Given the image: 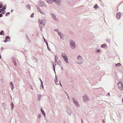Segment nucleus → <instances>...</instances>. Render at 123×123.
<instances>
[{
	"instance_id": "nucleus-26",
	"label": "nucleus",
	"mask_w": 123,
	"mask_h": 123,
	"mask_svg": "<svg viewBox=\"0 0 123 123\" xmlns=\"http://www.w3.org/2000/svg\"><path fill=\"white\" fill-rule=\"evenodd\" d=\"M2 105H4V106H5L6 105L4 103H2Z\"/></svg>"
},
{
	"instance_id": "nucleus-9",
	"label": "nucleus",
	"mask_w": 123,
	"mask_h": 123,
	"mask_svg": "<svg viewBox=\"0 0 123 123\" xmlns=\"http://www.w3.org/2000/svg\"><path fill=\"white\" fill-rule=\"evenodd\" d=\"M63 58L67 63L68 62V59L67 56H66V57H63Z\"/></svg>"
},
{
	"instance_id": "nucleus-31",
	"label": "nucleus",
	"mask_w": 123,
	"mask_h": 123,
	"mask_svg": "<svg viewBox=\"0 0 123 123\" xmlns=\"http://www.w3.org/2000/svg\"><path fill=\"white\" fill-rule=\"evenodd\" d=\"M2 11V10H1V9H0V13Z\"/></svg>"
},
{
	"instance_id": "nucleus-7",
	"label": "nucleus",
	"mask_w": 123,
	"mask_h": 123,
	"mask_svg": "<svg viewBox=\"0 0 123 123\" xmlns=\"http://www.w3.org/2000/svg\"><path fill=\"white\" fill-rule=\"evenodd\" d=\"M10 85L11 86V88L12 90H13V89L14 88L13 84V82H10Z\"/></svg>"
},
{
	"instance_id": "nucleus-35",
	"label": "nucleus",
	"mask_w": 123,
	"mask_h": 123,
	"mask_svg": "<svg viewBox=\"0 0 123 123\" xmlns=\"http://www.w3.org/2000/svg\"><path fill=\"white\" fill-rule=\"evenodd\" d=\"M58 34H59V35L60 36H61V33H59Z\"/></svg>"
},
{
	"instance_id": "nucleus-23",
	"label": "nucleus",
	"mask_w": 123,
	"mask_h": 123,
	"mask_svg": "<svg viewBox=\"0 0 123 123\" xmlns=\"http://www.w3.org/2000/svg\"><path fill=\"white\" fill-rule=\"evenodd\" d=\"M116 65L117 66H119L120 65V63H118L116 64Z\"/></svg>"
},
{
	"instance_id": "nucleus-42",
	"label": "nucleus",
	"mask_w": 123,
	"mask_h": 123,
	"mask_svg": "<svg viewBox=\"0 0 123 123\" xmlns=\"http://www.w3.org/2000/svg\"><path fill=\"white\" fill-rule=\"evenodd\" d=\"M55 83L56 84V85L57 84V83H56V82H55Z\"/></svg>"
},
{
	"instance_id": "nucleus-33",
	"label": "nucleus",
	"mask_w": 123,
	"mask_h": 123,
	"mask_svg": "<svg viewBox=\"0 0 123 123\" xmlns=\"http://www.w3.org/2000/svg\"><path fill=\"white\" fill-rule=\"evenodd\" d=\"M45 41V42L46 43V44H47V45H48V43H46V40H45V41Z\"/></svg>"
},
{
	"instance_id": "nucleus-47",
	"label": "nucleus",
	"mask_w": 123,
	"mask_h": 123,
	"mask_svg": "<svg viewBox=\"0 0 123 123\" xmlns=\"http://www.w3.org/2000/svg\"><path fill=\"white\" fill-rule=\"evenodd\" d=\"M10 14V13H9V12H8V14Z\"/></svg>"
},
{
	"instance_id": "nucleus-28",
	"label": "nucleus",
	"mask_w": 123,
	"mask_h": 123,
	"mask_svg": "<svg viewBox=\"0 0 123 123\" xmlns=\"http://www.w3.org/2000/svg\"><path fill=\"white\" fill-rule=\"evenodd\" d=\"M4 41L5 43L6 42H7L6 39V40H5Z\"/></svg>"
},
{
	"instance_id": "nucleus-22",
	"label": "nucleus",
	"mask_w": 123,
	"mask_h": 123,
	"mask_svg": "<svg viewBox=\"0 0 123 123\" xmlns=\"http://www.w3.org/2000/svg\"><path fill=\"white\" fill-rule=\"evenodd\" d=\"M5 38L6 39H9L10 38V37L9 36H7Z\"/></svg>"
},
{
	"instance_id": "nucleus-40",
	"label": "nucleus",
	"mask_w": 123,
	"mask_h": 123,
	"mask_svg": "<svg viewBox=\"0 0 123 123\" xmlns=\"http://www.w3.org/2000/svg\"><path fill=\"white\" fill-rule=\"evenodd\" d=\"M68 99H69V97H68Z\"/></svg>"
},
{
	"instance_id": "nucleus-41",
	"label": "nucleus",
	"mask_w": 123,
	"mask_h": 123,
	"mask_svg": "<svg viewBox=\"0 0 123 123\" xmlns=\"http://www.w3.org/2000/svg\"><path fill=\"white\" fill-rule=\"evenodd\" d=\"M55 83L56 84V85L57 84V83H56V82H55Z\"/></svg>"
},
{
	"instance_id": "nucleus-1",
	"label": "nucleus",
	"mask_w": 123,
	"mask_h": 123,
	"mask_svg": "<svg viewBox=\"0 0 123 123\" xmlns=\"http://www.w3.org/2000/svg\"><path fill=\"white\" fill-rule=\"evenodd\" d=\"M82 60L81 57L80 55H79L77 57V63L79 64H81Z\"/></svg>"
},
{
	"instance_id": "nucleus-4",
	"label": "nucleus",
	"mask_w": 123,
	"mask_h": 123,
	"mask_svg": "<svg viewBox=\"0 0 123 123\" xmlns=\"http://www.w3.org/2000/svg\"><path fill=\"white\" fill-rule=\"evenodd\" d=\"M40 23V24H42L43 25V26L45 24L46 22L45 20L44 19H42L41 20H39Z\"/></svg>"
},
{
	"instance_id": "nucleus-18",
	"label": "nucleus",
	"mask_w": 123,
	"mask_h": 123,
	"mask_svg": "<svg viewBox=\"0 0 123 123\" xmlns=\"http://www.w3.org/2000/svg\"><path fill=\"white\" fill-rule=\"evenodd\" d=\"M98 7V6L97 5H96L94 6V8L95 9H97Z\"/></svg>"
},
{
	"instance_id": "nucleus-3",
	"label": "nucleus",
	"mask_w": 123,
	"mask_h": 123,
	"mask_svg": "<svg viewBox=\"0 0 123 123\" xmlns=\"http://www.w3.org/2000/svg\"><path fill=\"white\" fill-rule=\"evenodd\" d=\"M70 46L73 49L75 47V44L74 42V41H70Z\"/></svg>"
},
{
	"instance_id": "nucleus-8",
	"label": "nucleus",
	"mask_w": 123,
	"mask_h": 123,
	"mask_svg": "<svg viewBox=\"0 0 123 123\" xmlns=\"http://www.w3.org/2000/svg\"><path fill=\"white\" fill-rule=\"evenodd\" d=\"M116 17L118 19L120 18L121 17V14L120 13H118L117 14Z\"/></svg>"
},
{
	"instance_id": "nucleus-20",
	"label": "nucleus",
	"mask_w": 123,
	"mask_h": 123,
	"mask_svg": "<svg viewBox=\"0 0 123 123\" xmlns=\"http://www.w3.org/2000/svg\"><path fill=\"white\" fill-rule=\"evenodd\" d=\"M4 33V31H1L0 32V35H2Z\"/></svg>"
},
{
	"instance_id": "nucleus-14",
	"label": "nucleus",
	"mask_w": 123,
	"mask_h": 123,
	"mask_svg": "<svg viewBox=\"0 0 123 123\" xmlns=\"http://www.w3.org/2000/svg\"><path fill=\"white\" fill-rule=\"evenodd\" d=\"M62 57H66V55L65 53H62Z\"/></svg>"
},
{
	"instance_id": "nucleus-39",
	"label": "nucleus",
	"mask_w": 123,
	"mask_h": 123,
	"mask_svg": "<svg viewBox=\"0 0 123 123\" xmlns=\"http://www.w3.org/2000/svg\"><path fill=\"white\" fill-rule=\"evenodd\" d=\"M108 95H109L110 96V93H109L108 94Z\"/></svg>"
},
{
	"instance_id": "nucleus-13",
	"label": "nucleus",
	"mask_w": 123,
	"mask_h": 123,
	"mask_svg": "<svg viewBox=\"0 0 123 123\" xmlns=\"http://www.w3.org/2000/svg\"><path fill=\"white\" fill-rule=\"evenodd\" d=\"M107 47V45L105 44L102 45H101V47L104 48H105Z\"/></svg>"
},
{
	"instance_id": "nucleus-32",
	"label": "nucleus",
	"mask_w": 123,
	"mask_h": 123,
	"mask_svg": "<svg viewBox=\"0 0 123 123\" xmlns=\"http://www.w3.org/2000/svg\"><path fill=\"white\" fill-rule=\"evenodd\" d=\"M12 108H13V106H14V105H13V104H12Z\"/></svg>"
},
{
	"instance_id": "nucleus-12",
	"label": "nucleus",
	"mask_w": 123,
	"mask_h": 123,
	"mask_svg": "<svg viewBox=\"0 0 123 123\" xmlns=\"http://www.w3.org/2000/svg\"><path fill=\"white\" fill-rule=\"evenodd\" d=\"M38 11L40 12L41 14H45L42 11L41 9H38Z\"/></svg>"
},
{
	"instance_id": "nucleus-6",
	"label": "nucleus",
	"mask_w": 123,
	"mask_h": 123,
	"mask_svg": "<svg viewBox=\"0 0 123 123\" xmlns=\"http://www.w3.org/2000/svg\"><path fill=\"white\" fill-rule=\"evenodd\" d=\"M83 100L85 101H87L88 100V97L86 96H84L83 97Z\"/></svg>"
},
{
	"instance_id": "nucleus-45",
	"label": "nucleus",
	"mask_w": 123,
	"mask_h": 123,
	"mask_svg": "<svg viewBox=\"0 0 123 123\" xmlns=\"http://www.w3.org/2000/svg\"><path fill=\"white\" fill-rule=\"evenodd\" d=\"M81 121H82V123H83L82 120V119H81Z\"/></svg>"
},
{
	"instance_id": "nucleus-43",
	"label": "nucleus",
	"mask_w": 123,
	"mask_h": 123,
	"mask_svg": "<svg viewBox=\"0 0 123 123\" xmlns=\"http://www.w3.org/2000/svg\"><path fill=\"white\" fill-rule=\"evenodd\" d=\"M60 83V85H61V86H62V85H61Z\"/></svg>"
},
{
	"instance_id": "nucleus-5",
	"label": "nucleus",
	"mask_w": 123,
	"mask_h": 123,
	"mask_svg": "<svg viewBox=\"0 0 123 123\" xmlns=\"http://www.w3.org/2000/svg\"><path fill=\"white\" fill-rule=\"evenodd\" d=\"M73 100L74 103L76 105L77 107H78L79 106V103L77 102V101L75 100V99L74 98H73Z\"/></svg>"
},
{
	"instance_id": "nucleus-25",
	"label": "nucleus",
	"mask_w": 123,
	"mask_h": 123,
	"mask_svg": "<svg viewBox=\"0 0 123 123\" xmlns=\"http://www.w3.org/2000/svg\"><path fill=\"white\" fill-rule=\"evenodd\" d=\"M3 5L1 4H0V8H1L2 6Z\"/></svg>"
},
{
	"instance_id": "nucleus-17",
	"label": "nucleus",
	"mask_w": 123,
	"mask_h": 123,
	"mask_svg": "<svg viewBox=\"0 0 123 123\" xmlns=\"http://www.w3.org/2000/svg\"><path fill=\"white\" fill-rule=\"evenodd\" d=\"M6 9V7L5 6H4L2 8V11H4Z\"/></svg>"
},
{
	"instance_id": "nucleus-10",
	"label": "nucleus",
	"mask_w": 123,
	"mask_h": 123,
	"mask_svg": "<svg viewBox=\"0 0 123 123\" xmlns=\"http://www.w3.org/2000/svg\"><path fill=\"white\" fill-rule=\"evenodd\" d=\"M47 2L49 4H51L53 3V1L51 0H46Z\"/></svg>"
},
{
	"instance_id": "nucleus-34",
	"label": "nucleus",
	"mask_w": 123,
	"mask_h": 123,
	"mask_svg": "<svg viewBox=\"0 0 123 123\" xmlns=\"http://www.w3.org/2000/svg\"><path fill=\"white\" fill-rule=\"evenodd\" d=\"M122 101L123 103V98H122Z\"/></svg>"
},
{
	"instance_id": "nucleus-38",
	"label": "nucleus",
	"mask_w": 123,
	"mask_h": 123,
	"mask_svg": "<svg viewBox=\"0 0 123 123\" xmlns=\"http://www.w3.org/2000/svg\"><path fill=\"white\" fill-rule=\"evenodd\" d=\"M43 39H44V41H45V38H44V37H43Z\"/></svg>"
},
{
	"instance_id": "nucleus-16",
	"label": "nucleus",
	"mask_w": 123,
	"mask_h": 123,
	"mask_svg": "<svg viewBox=\"0 0 123 123\" xmlns=\"http://www.w3.org/2000/svg\"><path fill=\"white\" fill-rule=\"evenodd\" d=\"M51 16L54 18V19H56V18L55 17V16L54 15V14H51Z\"/></svg>"
},
{
	"instance_id": "nucleus-2",
	"label": "nucleus",
	"mask_w": 123,
	"mask_h": 123,
	"mask_svg": "<svg viewBox=\"0 0 123 123\" xmlns=\"http://www.w3.org/2000/svg\"><path fill=\"white\" fill-rule=\"evenodd\" d=\"M119 90H122L123 88V85L121 82H119L117 84Z\"/></svg>"
},
{
	"instance_id": "nucleus-36",
	"label": "nucleus",
	"mask_w": 123,
	"mask_h": 123,
	"mask_svg": "<svg viewBox=\"0 0 123 123\" xmlns=\"http://www.w3.org/2000/svg\"><path fill=\"white\" fill-rule=\"evenodd\" d=\"M53 67H54V69H55V67H54V64H53Z\"/></svg>"
},
{
	"instance_id": "nucleus-46",
	"label": "nucleus",
	"mask_w": 123,
	"mask_h": 123,
	"mask_svg": "<svg viewBox=\"0 0 123 123\" xmlns=\"http://www.w3.org/2000/svg\"><path fill=\"white\" fill-rule=\"evenodd\" d=\"M10 14V13H9V12H8V14Z\"/></svg>"
},
{
	"instance_id": "nucleus-37",
	"label": "nucleus",
	"mask_w": 123,
	"mask_h": 123,
	"mask_svg": "<svg viewBox=\"0 0 123 123\" xmlns=\"http://www.w3.org/2000/svg\"><path fill=\"white\" fill-rule=\"evenodd\" d=\"M43 39H44V41H45V38H44V37H43Z\"/></svg>"
},
{
	"instance_id": "nucleus-11",
	"label": "nucleus",
	"mask_w": 123,
	"mask_h": 123,
	"mask_svg": "<svg viewBox=\"0 0 123 123\" xmlns=\"http://www.w3.org/2000/svg\"><path fill=\"white\" fill-rule=\"evenodd\" d=\"M41 112L43 113V114L44 116L45 117V114L44 113V111L42 109V108H41Z\"/></svg>"
},
{
	"instance_id": "nucleus-19",
	"label": "nucleus",
	"mask_w": 123,
	"mask_h": 123,
	"mask_svg": "<svg viewBox=\"0 0 123 123\" xmlns=\"http://www.w3.org/2000/svg\"><path fill=\"white\" fill-rule=\"evenodd\" d=\"M29 9L31 8V7L30 5H28L26 6Z\"/></svg>"
},
{
	"instance_id": "nucleus-15",
	"label": "nucleus",
	"mask_w": 123,
	"mask_h": 123,
	"mask_svg": "<svg viewBox=\"0 0 123 123\" xmlns=\"http://www.w3.org/2000/svg\"><path fill=\"white\" fill-rule=\"evenodd\" d=\"M12 62H13V64L14 65L16 66L17 65V63L15 61V59H13L12 60Z\"/></svg>"
},
{
	"instance_id": "nucleus-44",
	"label": "nucleus",
	"mask_w": 123,
	"mask_h": 123,
	"mask_svg": "<svg viewBox=\"0 0 123 123\" xmlns=\"http://www.w3.org/2000/svg\"><path fill=\"white\" fill-rule=\"evenodd\" d=\"M1 49H3V48H1Z\"/></svg>"
},
{
	"instance_id": "nucleus-21",
	"label": "nucleus",
	"mask_w": 123,
	"mask_h": 123,
	"mask_svg": "<svg viewBox=\"0 0 123 123\" xmlns=\"http://www.w3.org/2000/svg\"><path fill=\"white\" fill-rule=\"evenodd\" d=\"M34 13H32V14H31V18H33L34 17Z\"/></svg>"
},
{
	"instance_id": "nucleus-27",
	"label": "nucleus",
	"mask_w": 123,
	"mask_h": 123,
	"mask_svg": "<svg viewBox=\"0 0 123 123\" xmlns=\"http://www.w3.org/2000/svg\"><path fill=\"white\" fill-rule=\"evenodd\" d=\"M3 16V15L2 14H0V17H2Z\"/></svg>"
},
{
	"instance_id": "nucleus-29",
	"label": "nucleus",
	"mask_w": 123,
	"mask_h": 123,
	"mask_svg": "<svg viewBox=\"0 0 123 123\" xmlns=\"http://www.w3.org/2000/svg\"><path fill=\"white\" fill-rule=\"evenodd\" d=\"M100 51V50H98L97 51V52H99Z\"/></svg>"
},
{
	"instance_id": "nucleus-30",
	"label": "nucleus",
	"mask_w": 123,
	"mask_h": 123,
	"mask_svg": "<svg viewBox=\"0 0 123 123\" xmlns=\"http://www.w3.org/2000/svg\"><path fill=\"white\" fill-rule=\"evenodd\" d=\"M40 80V81H41V82L42 83V85L43 84L42 81L41 80Z\"/></svg>"
},
{
	"instance_id": "nucleus-24",
	"label": "nucleus",
	"mask_w": 123,
	"mask_h": 123,
	"mask_svg": "<svg viewBox=\"0 0 123 123\" xmlns=\"http://www.w3.org/2000/svg\"><path fill=\"white\" fill-rule=\"evenodd\" d=\"M54 2H56L58 1L59 0H52Z\"/></svg>"
}]
</instances>
